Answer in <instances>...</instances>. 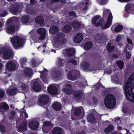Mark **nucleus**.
Returning <instances> with one entry per match:
<instances>
[{
  "label": "nucleus",
  "instance_id": "52",
  "mask_svg": "<svg viewBox=\"0 0 134 134\" xmlns=\"http://www.w3.org/2000/svg\"><path fill=\"white\" fill-rule=\"evenodd\" d=\"M5 94V91L3 90H0V98H3Z\"/></svg>",
  "mask_w": 134,
  "mask_h": 134
},
{
  "label": "nucleus",
  "instance_id": "2",
  "mask_svg": "<svg viewBox=\"0 0 134 134\" xmlns=\"http://www.w3.org/2000/svg\"><path fill=\"white\" fill-rule=\"evenodd\" d=\"M104 102L105 106L108 108L111 109L115 106L116 101L114 96L109 94L106 96Z\"/></svg>",
  "mask_w": 134,
  "mask_h": 134
},
{
  "label": "nucleus",
  "instance_id": "24",
  "mask_svg": "<svg viewBox=\"0 0 134 134\" xmlns=\"http://www.w3.org/2000/svg\"><path fill=\"white\" fill-rule=\"evenodd\" d=\"M59 31L58 28L55 26H51L50 28L49 32L52 34H55Z\"/></svg>",
  "mask_w": 134,
  "mask_h": 134
},
{
  "label": "nucleus",
  "instance_id": "27",
  "mask_svg": "<svg viewBox=\"0 0 134 134\" xmlns=\"http://www.w3.org/2000/svg\"><path fill=\"white\" fill-rule=\"evenodd\" d=\"M62 73V71L58 70L54 71L52 74L53 76L55 78L59 77Z\"/></svg>",
  "mask_w": 134,
  "mask_h": 134
},
{
  "label": "nucleus",
  "instance_id": "10",
  "mask_svg": "<svg viewBox=\"0 0 134 134\" xmlns=\"http://www.w3.org/2000/svg\"><path fill=\"white\" fill-rule=\"evenodd\" d=\"M14 54L12 51L8 49L4 54L3 58L5 59H12L14 57Z\"/></svg>",
  "mask_w": 134,
  "mask_h": 134
},
{
  "label": "nucleus",
  "instance_id": "31",
  "mask_svg": "<svg viewBox=\"0 0 134 134\" xmlns=\"http://www.w3.org/2000/svg\"><path fill=\"white\" fill-rule=\"evenodd\" d=\"M37 33L40 35H46V30L43 28L38 29L37 30Z\"/></svg>",
  "mask_w": 134,
  "mask_h": 134
},
{
  "label": "nucleus",
  "instance_id": "15",
  "mask_svg": "<svg viewBox=\"0 0 134 134\" xmlns=\"http://www.w3.org/2000/svg\"><path fill=\"white\" fill-rule=\"evenodd\" d=\"M15 25H11L7 26L5 29V30L8 34H12L15 32Z\"/></svg>",
  "mask_w": 134,
  "mask_h": 134
},
{
  "label": "nucleus",
  "instance_id": "60",
  "mask_svg": "<svg viewBox=\"0 0 134 134\" xmlns=\"http://www.w3.org/2000/svg\"><path fill=\"white\" fill-rule=\"evenodd\" d=\"M32 65L33 67H35L36 66V61L35 59H33L31 60Z\"/></svg>",
  "mask_w": 134,
  "mask_h": 134
},
{
  "label": "nucleus",
  "instance_id": "1",
  "mask_svg": "<svg viewBox=\"0 0 134 134\" xmlns=\"http://www.w3.org/2000/svg\"><path fill=\"white\" fill-rule=\"evenodd\" d=\"M125 94L128 99L134 102V73L126 82L125 88Z\"/></svg>",
  "mask_w": 134,
  "mask_h": 134
},
{
  "label": "nucleus",
  "instance_id": "40",
  "mask_svg": "<svg viewBox=\"0 0 134 134\" xmlns=\"http://www.w3.org/2000/svg\"><path fill=\"white\" fill-rule=\"evenodd\" d=\"M42 80L45 83H46L48 82L45 74H41L40 76Z\"/></svg>",
  "mask_w": 134,
  "mask_h": 134
},
{
  "label": "nucleus",
  "instance_id": "48",
  "mask_svg": "<svg viewBox=\"0 0 134 134\" xmlns=\"http://www.w3.org/2000/svg\"><path fill=\"white\" fill-rule=\"evenodd\" d=\"M44 125L46 126H53L52 124L50 121H45L44 123Z\"/></svg>",
  "mask_w": 134,
  "mask_h": 134
},
{
  "label": "nucleus",
  "instance_id": "43",
  "mask_svg": "<svg viewBox=\"0 0 134 134\" xmlns=\"http://www.w3.org/2000/svg\"><path fill=\"white\" fill-rule=\"evenodd\" d=\"M8 49H6L4 47H1L0 48V55L4 54L6 52Z\"/></svg>",
  "mask_w": 134,
  "mask_h": 134
},
{
  "label": "nucleus",
  "instance_id": "6",
  "mask_svg": "<svg viewBox=\"0 0 134 134\" xmlns=\"http://www.w3.org/2000/svg\"><path fill=\"white\" fill-rule=\"evenodd\" d=\"M80 72L79 70H76L69 71L68 73L67 77L68 79L72 81L77 80L79 77Z\"/></svg>",
  "mask_w": 134,
  "mask_h": 134
},
{
  "label": "nucleus",
  "instance_id": "54",
  "mask_svg": "<svg viewBox=\"0 0 134 134\" xmlns=\"http://www.w3.org/2000/svg\"><path fill=\"white\" fill-rule=\"evenodd\" d=\"M99 3L100 4H103L106 3L107 0H98Z\"/></svg>",
  "mask_w": 134,
  "mask_h": 134
},
{
  "label": "nucleus",
  "instance_id": "61",
  "mask_svg": "<svg viewBox=\"0 0 134 134\" xmlns=\"http://www.w3.org/2000/svg\"><path fill=\"white\" fill-rule=\"evenodd\" d=\"M107 128L109 129V130L111 132L114 129L113 126L111 125H109Z\"/></svg>",
  "mask_w": 134,
  "mask_h": 134
},
{
  "label": "nucleus",
  "instance_id": "46",
  "mask_svg": "<svg viewBox=\"0 0 134 134\" xmlns=\"http://www.w3.org/2000/svg\"><path fill=\"white\" fill-rule=\"evenodd\" d=\"M5 129L4 126L2 124H0V130L2 132H4L5 131Z\"/></svg>",
  "mask_w": 134,
  "mask_h": 134
},
{
  "label": "nucleus",
  "instance_id": "14",
  "mask_svg": "<svg viewBox=\"0 0 134 134\" xmlns=\"http://www.w3.org/2000/svg\"><path fill=\"white\" fill-rule=\"evenodd\" d=\"M47 91L50 94L53 95L57 93L58 89L56 86H51L48 87L47 89Z\"/></svg>",
  "mask_w": 134,
  "mask_h": 134
},
{
  "label": "nucleus",
  "instance_id": "8",
  "mask_svg": "<svg viewBox=\"0 0 134 134\" xmlns=\"http://www.w3.org/2000/svg\"><path fill=\"white\" fill-rule=\"evenodd\" d=\"M17 130L20 132H23L26 131L27 130V123L25 121H23L22 124L19 126L16 127Z\"/></svg>",
  "mask_w": 134,
  "mask_h": 134
},
{
  "label": "nucleus",
  "instance_id": "47",
  "mask_svg": "<svg viewBox=\"0 0 134 134\" xmlns=\"http://www.w3.org/2000/svg\"><path fill=\"white\" fill-rule=\"evenodd\" d=\"M68 63H71L74 65H76L77 64V62L76 61L73 59H70L68 62Z\"/></svg>",
  "mask_w": 134,
  "mask_h": 134
},
{
  "label": "nucleus",
  "instance_id": "49",
  "mask_svg": "<svg viewBox=\"0 0 134 134\" xmlns=\"http://www.w3.org/2000/svg\"><path fill=\"white\" fill-rule=\"evenodd\" d=\"M117 64L120 68H122L123 67L124 63L121 61H119L117 62Z\"/></svg>",
  "mask_w": 134,
  "mask_h": 134
},
{
  "label": "nucleus",
  "instance_id": "44",
  "mask_svg": "<svg viewBox=\"0 0 134 134\" xmlns=\"http://www.w3.org/2000/svg\"><path fill=\"white\" fill-rule=\"evenodd\" d=\"M93 86L94 87L95 90H98L100 87H104L100 83L99 81L98 82V83L96 84L95 85Z\"/></svg>",
  "mask_w": 134,
  "mask_h": 134
},
{
  "label": "nucleus",
  "instance_id": "3",
  "mask_svg": "<svg viewBox=\"0 0 134 134\" xmlns=\"http://www.w3.org/2000/svg\"><path fill=\"white\" fill-rule=\"evenodd\" d=\"M10 41L13 46L15 49L22 48L24 46V40L23 38H19L18 36H13Z\"/></svg>",
  "mask_w": 134,
  "mask_h": 134
},
{
  "label": "nucleus",
  "instance_id": "55",
  "mask_svg": "<svg viewBox=\"0 0 134 134\" xmlns=\"http://www.w3.org/2000/svg\"><path fill=\"white\" fill-rule=\"evenodd\" d=\"M113 81L115 83H118L119 81V78L117 77V76H115L113 78Z\"/></svg>",
  "mask_w": 134,
  "mask_h": 134
},
{
  "label": "nucleus",
  "instance_id": "51",
  "mask_svg": "<svg viewBox=\"0 0 134 134\" xmlns=\"http://www.w3.org/2000/svg\"><path fill=\"white\" fill-rule=\"evenodd\" d=\"M131 7V4H127L125 7V11L126 12H128L129 10Z\"/></svg>",
  "mask_w": 134,
  "mask_h": 134
},
{
  "label": "nucleus",
  "instance_id": "23",
  "mask_svg": "<svg viewBox=\"0 0 134 134\" xmlns=\"http://www.w3.org/2000/svg\"><path fill=\"white\" fill-rule=\"evenodd\" d=\"M32 70L30 68H26L25 69L24 74L25 76L29 77H31L32 75Z\"/></svg>",
  "mask_w": 134,
  "mask_h": 134
},
{
  "label": "nucleus",
  "instance_id": "25",
  "mask_svg": "<svg viewBox=\"0 0 134 134\" xmlns=\"http://www.w3.org/2000/svg\"><path fill=\"white\" fill-rule=\"evenodd\" d=\"M94 39L95 42L98 43H100L102 42L103 37L100 34H98L94 37Z\"/></svg>",
  "mask_w": 134,
  "mask_h": 134
},
{
  "label": "nucleus",
  "instance_id": "37",
  "mask_svg": "<svg viewBox=\"0 0 134 134\" xmlns=\"http://www.w3.org/2000/svg\"><path fill=\"white\" fill-rule=\"evenodd\" d=\"M27 62V60L25 58H22L20 60V64L22 68L24 67Z\"/></svg>",
  "mask_w": 134,
  "mask_h": 134
},
{
  "label": "nucleus",
  "instance_id": "19",
  "mask_svg": "<svg viewBox=\"0 0 134 134\" xmlns=\"http://www.w3.org/2000/svg\"><path fill=\"white\" fill-rule=\"evenodd\" d=\"M83 95L82 92L80 90H77L75 91L73 93L74 98L77 100L80 99Z\"/></svg>",
  "mask_w": 134,
  "mask_h": 134
},
{
  "label": "nucleus",
  "instance_id": "64",
  "mask_svg": "<svg viewBox=\"0 0 134 134\" xmlns=\"http://www.w3.org/2000/svg\"><path fill=\"white\" fill-rule=\"evenodd\" d=\"M104 132L106 133H108L111 132L109 130V129L108 128H106L104 130Z\"/></svg>",
  "mask_w": 134,
  "mask_h": 134
},
{
  "label": "nucleus",
  "instance_id": "57",
  "mask_svg": "<svg viewBox=\"0 0 134 134\" xmlns=\"http://www.w3.org/2000/svg\"><path fill=\"white\" fill-rule=\"evenodd\" d=\"M8 14V13L6 11H4L1 14L0 16L1 17H3L6 16Z\"/></svg>",
  "mask_w": 134,
  "mask_h": 134
},
{
  "label": "nucleus",
  "instance_id": "16",
  "mask_svg": "<svg viewBox=\"0 0 134 134\" xmlns=\"http://www.w3.org/2000/svg\"><path fill=\"white\" fill-rule=\"evenodd\" d=\"M9 108V105L6 103L3 102L0 103V112L4 113Z\"/></svg>",
  "mask_w": 134,
  "mask_h": 134
},
{
  "label": "nucleus",
  "instance_id": "28",
  "mask_svg": "<svg viewBox=\"0 0 134 134\" xmlns=\"http://www.w3.org/2000/svg\"><path fill=\"white\" fill-rule=\"evenodd\" d=\"M29 18L30 16L28 15L22 16L21 19L22 23L24 24L27 23L29 21Z\"/></svg>",
  "mask_w": 134,
  "mask_h": 134
},
{
  "label": "nucleus",
  "instance_id": "13",
  "mask_svg": "<svg viewBox=\"0 0 134 134\" xmlns=\"http://www.w3.org/2000/svg\"><path fill=\"white\" fill-rule=\"evenodd\" d=\"M39 125V122L36 121H31L29 124L30 128L32 130H36L38 129Z\"/></svg>",
  "mask_w": 134,
  "mask_h": 134
},
{
  "label": "nucleus",
  "instance_id": "58",
  "mask_svg": "<svg viewBox=\"0 0 134 134\" xmlns=\"http://www.w3.org/2000/svg\"><path fill=\"white\" fill-rule=\"evenodd\" d=\"M46 35H40L41 36L39 38V40H43L45 38Z\"/></svg>",
  "mask_w": 134,
  "mask_h": 134
},
{
  "label": "nucleus",
  "instance_id": "11",
  "mask_svg": "<svg viewBox=\"0 0 134 134\" xmlns=\"http://www.w3.org/2000/svg\"><path fill=\"white\" fill-rule=\"evenodd\" d=\"M16 64L11 61H9L6 65V68L9 71H12L15 69Z\"/></svg>",
  "mask_w": 134,
  "mask_h": 134
},
{
  "label": "nucleus",
  "instance_id": "56",
  "mask_svg": "<svg viewBox=\"0 0 134 134\" xmlns=\"http://www.w3.org/2000/svg\"><path fill=\"white\" fill-rule=\"evenodd\" d=\"M121 39V37L119 36L117 37L116 40V43L118 45L119 44V42Z\"/></svg>",
  "mask_w": 134,
  "mask_h": 134
},
{
  "label": "nucleus",
  "instance_id": "42",
  "mask_svg": "<svg viewBox=\"0 0 134 134\" xmlns=\"http://www.w3.org/2000/svg\"><path fill=\"white\" fill-rule=\"evenodd\" d=\"M62 90L63 92L68 94H71L72 93V90L68 89V88H62Z\"/></svg>",
  "mask_w": 134,
  "mask_h": 134
},
{
  "label": "nucleus",
  "instance_id": "9",
  "mask_svg": "<svg viewBox=\"0 0 134 134\" xmlns=\"http://www.w3.org/2000/svg\"><path fill=\"white\" fill-rule=\"evenodd\" d=\"M49 97L48 96L46 95H43L41 96L38 99V103L42 105L46 104L48 102Z\"/></svg>",
  "mask_w": 134,
  "mask_h": 134
},
{
  "label": "nucleus",
  "instance_id": "53",
  "mask_svg": "<svg viewBox=\"0 0 134 134\" xmlns=\"http://www.w3.org/2000/svg\"><path fill=\"white\" fill-rule=\"evenodd\" d=\"M69 15L71 16L75 17L76 16V14L75 12L71 11L69 13Z\"/></svg>",
  "mask_w": 134,
  "mask_h": 134
},
{
  "label": "nucleus",
  "instance_id": "30",
  "mask_svg": "<svg viewBox=\"0 0 134 134\" xmlns=\"http://www.w3.org/2000/svg\"><path fill=\"white\" fill-rule=\"evenodd\" d=\"M93 46V44L92 42H87L84 45V49L87 50L90 49Z\"/></svg>",
  "mask_w": 134,
  "mask_h": 134
},
{
  "label": "nucleus",
  "instance_id": "50",
  "mask_svg": "<svg viewBox=\"0 0 134 134\" xmlns=\"http://www.w3.org/2000/svg\"><path fill=\"white\" fill-rule=\"evenodd\" d=\"M108 14H109V15L110 14H111L109 10L107 9H105L103 11V16H106Z\"/></svg>",
  "mask_w": 134,
  "mask_h": 134
},
{
  "label": "nucleus",
  "instance_id": "59",
  "mask_svg": "<svg viewBox=\"0 0 134 134\" xmlns=\"http://www.w3.org/2000/svg\"><path fill=\"white\" fill-rule=\"evenodd\" d=\"M48 72L47 69H46L44 68L43 70L42 71H40L39 72L41 73V74H44L45 72H46L47 73Z\"/></svg>",
  "mask_w": 134,
  "mask_h": 134
},
{
  "label": "nucleus",
  "instance_id": "18",
  "mask_svg": "<svg viewBox=\"0 0 134 134\" xmlns=\"http://www.w3.org/2000/svg\"><path fill=\"white\" fill-rule=\"evenodd\" d=\"M35 21L37 24H38L41 26H43L45 24L43 17L42 16H37L35 19Z\"/></svg>",
  "mask_w": 134,
  "mask_h": 134
},
{
  "label": "nucleus",
  "instance_id": "17",
  "mask_svg": "<svg viewBox=\"0 0 134 134\" xmlns=\"http://www.w3.org/2000/svg\"><path fill=\"white\" fill-rule=\"evenodd\" d=\"M41 86L38 82L36 81L33 82L32 89L34 91L39 92L41 91Z\"/></svg>",
  "mask_w": 134,
  "mask_h": 134
},
{
  "label": "nucleus",
  "instance_id": "21",
  "mask_svg": "<svg viewBox=\"0 0 134 134\" xmlns=\"http://www.w3.org/2000/svg\"><path fill=\"white\" fill-rule=\"evenodd\" d=\"M87 120L90 123H94L96 122L95 116L92 114L91 113L87 115Z\"/></svg>",
  "mask_w": 134,
  "mask_h": 134
},
{
  "label": "nucleus",
  "instance_id": "5",
  "mask_svg": "<svg viewBox=\"0 0 134 134\" xmlns=\"http://www.w3.org/2000/svg\"><path fill=\"white\" fill-rule=\"evenodd\" d=\"M23 8V5L20 3L15 2L12 3L9 8V10L12 13L15 15L16 14V12L19 10H21Z\"/></svg>",
  "mask_w": 134,
  "mask_h": 134
},
{
  "label": "nucleus",
  "instance_id": "22",
  "mask_svg": "<svg viewBox=\"0 0 134 134\" xmlns=\"http://www.w3.org/2000/svg\"><path fill=\"white\" fill-rule=\"evenodd\" d=\"M62 129L59 127H55L53 128L52 131L53 134H61L62 132Z\"/></svg>",
  "mask_w": 134,
  "mask_h": 134
},
{
  "label": "nucleus",
  "instance_id": "41",
  "mask_svg": "<svg viewBox=\"0 0 134 134\" xmlns=\"http://www.w3.org/2000/svg\"><path fill=\"white\" fill-rule=\"evenodd\" d=\"M81 23L79 22H76L74 23V26H73L75 29L80 28L81 26Z\"/></svg>",
  "mask_w": 134,
  "mask_h": 134
},
{
  "label": "nucleus",
  "instance_id": "62",
  "mask_svg": "<svg viewBox=\"0 0 134 134\" xmlns=\"http://www.w3.org/2000/svg\"><path fill=\"white\" fill-rule=\"evenodd\" d=\"M126 58L129 59L130 58L131 55V53L129 52H126Z\"/></svg>",
  "mask_w": 134,
  "mask_h": 134
},
{
  "label": "nucleus",
  "instance_id": "36",
  "mask_svg": "<svg viewBox=\"0 0 134 134\" xmlns=\"http://www.w3.org/2000/svg\"><path fill=\"white\" fill-rule=\"evenodd\" d=\"M63 59H61L60 58H59L57 62L58 68H61L63 66Z\"/></svg>",
  "mask_w": 134,
  "mask_h": 134
},
{
  "label": "nucleus",
  "instance_id": "63",
  "mask_svg": "<svg viewBox=\"0 0 134 134\" xmlns=\"http://www.w3.org/2000/svg\"><path fill=\"white\" fill-rule=\"evenodd\" d=\"M95 104L97 103V98L95 97H94L92 98Z\"/></svg>",
  "mask_w": 134,
  "mask_h": 134
},
{
  "label": "nucleus",
  "instance_id": "12",
  "mask_svg": "<svg viewBox=\"0 0 134 134\" xmlns=\"http://www.w3.org/2000/svg\"><path fill=\"white\" fill-rule=\"evenodd\" d=\"M83 38V35L81 33L77 34L73 39L74 42L76 43H79L82 41Z\"/></svg>",
  "mask_w": 134,
  "mask_h": 134
},
{
  "label": "nucleus",
  "instance_id": "38",
  "mask_svg": "<svg viewBox=\"0 0 134 134\" xmlns=\"http://www.w3.org/2000/svg\"><path fill=\"white\" fill-rule=\"evenodd\" d=\"M84 70H86L90 71H92L94 70L93 69H91L90 67V64L88 62H84Z\"/></svg>",
  "mask_w": 134,
  "mask_h": 134
},
{
  "label": "nucleus",
  "instance_id": "32",
  "mask_svg": "<svg viewBox=\"0 0 134 134\" xmlns=\"http://www.w3.org/2000/svg\"><path fill=\"white\" fill-rule=\"evenodd\" d=\"M81 109L80 108H77L75 109L74 114L75 116H79L81 114Z\"/></svg>",
  "mask_w": 134,
  "mask_h": 134
},
{
  "label": "nucleus",
  "instance_id": "45",
  "mask_svg": "<svg viewBox=\"0 0 134 134\" xmlns=\"http://www.w3.org/2000/svg\"><path fill=\"white\" fill-rule=\"evenodd\" d=\"M27 86L25 84L22 83L19 87L21 88L23 90H24L27 88Z\"/></svg>",
  "mask_w": 134,
  "mask_h": 134
},
{
  "label": "nucleus",
  "instance_id": "35",
  "mask_svg": "<svg viewBox=\"0 0 134 134\" xmlns=\"http://www.w3.org/2000/svg\"><path fill=\"white\" fill-rule=\"evenodd\" d=\"M100 16H96L94 17L92 20V23L93 24H96L97 23H98L100 19Z\"/></svg>",
  "mask_w": 134,
  "mask_h": 134
},
{
  "label": "nucleus",
  "instance_id": "39",
  "mask_svg": "<svg viewBox=\"0 0 134 134\" xmlns=\"http://www.w3.org/2000/svg\"><path fill=\"white\" fill-rule=\"evenodd\" d=\"M122 26L119 25L117 26L114 29V31L116 32H118L121 31L123 29Z\"/></svg>",
  "mask_w": 134,
  "mask_h": 134
},
{
  "label": "nucleus",
  "instance_id": "33",
  "mask_svg": "<svg viewBox=\"0 0 134 134\" xmlns=\"http://www.w3.org/2000/svg\"><path fill=\"white\" fill-rule=\"evenodd\" d=\"M71 29V27L69 25H65L63 30L64 32L68 33L70 31Z\"/></svg>",
  "mask_w": 134,
  "mask_h": 134
},
{
  "label": "nucleus",
  "instance_id": "34",
  "mask_svg": "<svg viewBox=\"0 0 134 134\" xmlns=\"http://www.w3.org/2000/svg\"><path fill=\"white\" fill-rule=\"evenodd\" d=\"M111 43H109L108 44L107 46V50L109 52H112L114 49V46H111Z\"/></svg>",
  "mask_w": 134,
  "mask_h": 134
},
{
  "label": "nucleus",
  "instance_id": "26",
  "mask_svg": "<svg viewBox=\"0 0 134 134\" xmlns=\"http://www.w3.org/2000/svg\"><path fill=\"white\" fill-rule=\"evenodd\" d=\"M16 88L14 87L11 89H8L7 91V92L8 95L12 96L16 94Z\"/></svg>",
  "mask_w": 134,
  "mask_h": 134
},
{
  "label": "nucleus",
  "instance_id": "20",
  "mask_svg": "<svg viewBox=\"0 0 134 134\" xmlns=\"http://www.w3.org/2000/svg\"><path fill=\"white\" fill-rule=\"evenodd\" d=\"M65 53L66 55L69 57L74 56L75 53V51L74 49L72 48L67 49L65 50Z\"/></svg>",
  "mask_w": 134,
  "mask_h": 134
},
{
  "label": "nucleus",
  "instance_id": "29",
  "mask_svg": "<svg viewBox=\"0 0 134 134\" xmlns=\"http://www.w3.org/2000/svg\"><path fill=\"white\" fill-rule=\"evenodd\" d=\"M52 107L55 110L59 111L61 109L62 106L59 103H55L52 105Z\"/></svg>",
  "mask_w": 134,
  "mask_h": 134
},
{
  "label": "nucleus",
  "instance_id": "7",
  "mask_svg": "<svg viewBox=\"0 0 134 134\" xmlns=\"http://www.w3.org/2000/svg\"><path fill=\"white\" fill-rule=\"evenodd\" d=\"M65 36L63 32H59L57 34L56 41L58 43L64 44L66 42V40L64 38Z\"/></svg>",
  "mask_w": 134,
  "mask_h": 134
},
{
  "label": "nucleus",
  "instance_id": "4",
  "mask_svg": "<svg viewBox=\"0 0 134 134\" xmlns=\"http://www.w3.org/2000/svg\"><path fill=\"white\" fill-rule=\"evenodd\" d=\"M112 14H110L109 16L107 22L105 24H104L105 22L103 19H102L99 21L98 23L96 24V26H101V28L103 29L109 27L111 25V22L112 19Z\"/></svg>",
  "mask_w": 134,
  "mask_h": 134
}]
</instances>
